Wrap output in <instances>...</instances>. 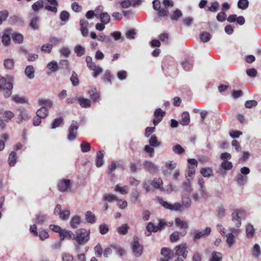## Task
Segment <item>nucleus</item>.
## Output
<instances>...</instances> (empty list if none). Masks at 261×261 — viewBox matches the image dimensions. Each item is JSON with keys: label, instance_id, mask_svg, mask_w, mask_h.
<instances>
[{"label": "nucleus", "instance_id": "obj_26", "mask_svg": "<svg viewBox=\"0 0 261 261\" xmlns=\"http://www.w3.org/2000/svg\"><path fill=\"white\" fill-rule=\"evenodd\" d=\"M146 230L147 232H145V235L147 237L150 236L151 234V232H157L156 226L154 225L152 222H149L146 227Z\"/></svg>", "mask_w": 261, "mask_h": 261}, {"label": "nucleus", "instance_id": "obj_9", "mask_svg": "<svg viewBox=\"0 0 261 261\" xmlns=\"http://www.w3.org/2000/svg\"><path fill=\"white\" fill-rule=\"evenodd\" d=\"M71 188V181L69 179H62L58 182V189L61 192H68Z\"/></svg>", "mask_w": 261, "mask_h": 261}, {"label": "nucleus", "instance_id": "obj_46", "mask_svg": "<svg viewBox=\"0 0 261 261\" xmlns=\"http://www.w3.org/2000/svg\"><path fill=\"white\" fill-rule=\"evenodd\" d=\"M39 18L37 16L33 17L30 22V26L34 30H38L39 28Z\"/></svg>", "mask_w": 261, "mask_h": 261}, {"label": "nucleus", "instance_id": "obj_31", "mask_svg": "<svg viewBox=\"0 0 261 261\" xmlns=\"http://www.w3.org/2000/svg\"><path fill=\"white\" fill-rule=\"evenodd\" d=\"M48 114L47 109L45 107H42L36 112L37 116L40 118H44Z\"/></svg>", "mask_w": 261, "mask_h": 261}, {"label": "nucleus", "instance_id": "obj_8", "mask_svg": "<svg viewBox=\"0 0 261 261\" xmlns=\"http://www.w3.org/2000/svg\"><path fill=\"white\" fill-rule=\"evenodd\" d=\"M13 77L8 76L6 77L0 76V89H4L8 88L9 89H13L12 82Z\"/></svg>", "mask_w": 261, "mask_h": 261}, {"label": "nucleus", "instance_id": "obj_23", "mask_svg": "<svg viewBox=\"0 0 261 261\" xmlns=\"http://www.w3.org/2000/svg\"><path fill=\"white\" fill-rule=\"evenodd\" d=\"M17 161V157L16 153L14 151H11L8 160L9 165L11 167H13L15 165Z\"/></svg>", "mask_w": 261, "mask_h": 261}, {"label": "nucleus", "instance_id": "obj_14", "mask_svg": "<svg viewBox=\"0 0 261 261\" xmlns=\"http://www.w3.org/2000/svg\"><path fill=\"white\" fill-rule=\"evenodd\" d=\"M30 117L29 112L25 110H22L20 111V113L17 117L16 120L17 123L20 124L22 123L23 120H27Z\"/></svg>", "mask_w": 261, "mask_h": 261}, {"label": "nucleus", "instance_id": "obj_39", "mask_svg": "<svg viewBox=\"0 0 261 261\" xmlns=\"http://www.w3.org/2000/svg\"><path fill=\"white\" fill-rule=\"evenodd\" d=\"M161 254L166 257L165 259H168V260L171 259L173 257V254H171V250L167 248H162Z\"/></svg>", "mask_w": 261, "mask_h": 261}, {"label": "nucleus", "instance_id": "obj_42", "mask_svg": "<svg viewBox=\"0 0 261 261\" xmlns=\"http://www.w3.org/2000/svg\"><path fill=\"white\" fill-rule=\"evenodd\" d=\"M74 50L77 57H81L85 54V48L81 45H77L74 47Z\"/></svg>", "mask_w": 261, "mask_h": 261}, {"label": "nucleus", "instance_id": "obj_30", "mask_svg": "<svg viewBox=\"0 0 261 261\" xmlns=\"http://www.w3.org/2000/svg\"><path fill=\"white\" fill-rule=\"evenodd\" d=\"M81 222V217L78 216H74L71 218L70 220V225L72 228H75L79 224H80Z\"/></svg>", "mask_w": 261, "mask_h": 261}, {"label": "nucleus", "instance_id": "obj_62", "mask_svg": "<svg viewBox=\"0 0 261 261\" xmlns=\"http://www.w3.org/2000/svg\"><path fill=\"white\" fill-rule=\"evenodd\" d=\"M59 51L60 54L65 57H68L70 54V50L68 47L61 48Z\"/></svg>", "mask_w": 261, "mask_h": 261}, {"label": "nucleus", "instance_id": "obj_43", "mask_svg": "<svg viewBox=\"0 0 261 261\" xmlns=\"http://www.w3.org/2000/svg\"><path fill=\"white\" fill-rule=\"evenodd\" d=\"M98 16L97 18H99L104 24H108L110 22V16L107 12L102 13L98 15Z\"/></svg>", "mask_w": 261, "mask_h": 261}, {"label": "nucleus", "instance_id": "obj_51", "mask_svg": "<svg viewBox=\"0 0 261 261\" xmlns=\"http://www.w3.org/2000/svg\"><path fill=\"white\" fill-rule=\"evenodd\" d=\"M222 255L220 252H213L212 253V258L211 261H221Z\"/></svg>", "mask_w": 261, "mask_h": 261}, {"label": "nucleus", "instance_id": "obj_21", "mask_svg": "<svg viewBox=\"0 0 261 261\" xmlns=\"http://www.w3.org/2000/svg\"><path fill=\"white\" fill-rule=\"evenodd\" d=\"M232 220L236 222L235 225L236 227H240L241 225V219L239 216V211L237 210L232 213Z\"/></svg>", "mask_w": 261, "mask_h": 261}, {"label": "nucleus", "instance_id": "obj_24", "mask_svg": "<svg viewBox=\"0 0 261 261\" xmlns=\"http://www.w3.org/2000/svg\"><path fill=\"white\" fill-rule=\"evenodd\" d=\"M245 231L247 238H252L254 234L255 229L253 226L251 224L248 223L246 226Z\"/></svg>", "mask_w": 261, "mask_h": 261}, {"label": "nucleus", "instance_id": "obj_52", "mask_svg": "<svg viewBox=\"0 0 261 261\" xmlns=\"http://www.w3.org/2000/svg\"><path fill=\"white\" fill-rule=\"evenodd\" d=\"M88 93L89 94L91 98L93 101H96L99 98V94L96 91V89H91L89 91Z\"/></svg>", "mask_w": 261, "mask_h": 261}, {"label": "nucleus", "instance_id": "obj_47", "mask_svg": "<svg viewBox=\"0 0 261 261\" xmlns=\"http://www.w3.org/2000/svg\"><path fill=\"white\" fill-rule=\"evenodd\" d=\"M226 238V243L229 247H231L234 243V235H232L231 233H227L225 235Z\"/></svg>", "mask_w": 261, "mask_h": 261}, {"label": "nucleus", "instance_id": "obj_25", "mask_svg": "<svg viewBox=\"0 0 261 261\" xmlns=\"http://www.w3.org/2000/svg\"><path fill=\"white\" fill-rule=\"evenodd\" d=\"M47 219V217L46 215H44L41 213L37 214L35 216V222L37 224H43L44 223Z\"/></svg>", "mask_w": 261, "mask_h": 261}, {"label": "nucleus", "instance_id": "obj_49", "mask_svg": "<svg viewBox=\"0 0 261 261\" xmlns=\"http://www.w3.org/2000/svg\"><path fill=\"white\" fill-rule=\"evenodd\" d=\"M70 80L73 86H77L79 85V79L75 71H72Z\"/></svg>", "mask_w": 261, "mask_h": 261}, {"label": "nucleus", "instance_id": "obj_6", "mask_svg": "<svg viewBox=\"0 0 261 261\" xmlns=\"http://www.w3.org/2000/svg\"><path fill=\"white\" fill-rule=\"evenodd\" d=\"M78 128V123L76 121L73 120L68 129V135L67 136V139L69 141H72L76 139L77 137L76 130Z\"/></svg>", "mask_w": 261, "mask_h": 261}, {"label": "nucleus", "instance_id": "obj_7", "mask_svg": "<svg viewBox=\"0 0 261 261\" xmlns=\"http://www.w3.org/2000/svg\"><path fill=\"white\" fill-rule=\"evenodd\" d=\"M139 239L137 236L133 238V252L134 255L137 257H140L142 253L143 246L140 244Z\"/></svg>", "mask_w": 261, "mask_h": 261}, {"label": "nucleus", "instance_id": "obj_57", "mask_svg": "<svg viewBox=\"0 0 261 261\" xmlns=\"http://www.w3.org/2000/svg\"><path fill=\"white\" fill-rule=\"evenodd\" d=\"M204 180L202 177H198V185L200 186V188L199 189V192L201 194H206V192L204 189Z\"/></svg>", "mask_w": 261, "mask_h": 261}, {"label": "nucleus", "instance_id": "obj_58", "mask_svg": "<svg viewBox=\"0 0 261 261\" xmlns=\"http://www.w3.org/2000/svg\"><path fill=\"white\" fill-rule=\"evenodd\" d=\"M99 232L101 234H102V235L106 234L109 231V226L106 224H105V223L101 224L99 226Z\"/></svg>", "mask_w": 261, "mask_h": 261}, {"label": "nucleus", "instance_id": "obj_11", "mask_svg": "<svg viewBox=\"0 0 261 261\" xmlns=\"http://www.w3.org/2000/svg\"><path fill=\"white\" fill-rule=\"evenodd\" d=\"M74 233L69 230L64 229L60 234V240L61 241H64L65 239L74 240Z\"/></svg>", "mask_w": 261, "mask_h": 261}, {"label": "nucleus", "instance_id": "obj_29", "mask_svg": "<svg viewBox=\"0 0 261 261\" xmlns=\"http://www.w3.org/2000/svg\"><path fill=\"white\" fill-rule=\"evenodd\" d=\"M78 102L82 108H89L91 107V102L90 100L83 97L78 98Z\"/></svg>", "mask_w": 261, "mask_h": 261}, {"label": "nucleus", "instance_id": "obj_54", "mask_svg": "<svg viewBox=\"0 0 261 261\" xmlns=\"http://www.w3.org/2000/svg\"><path fill=\"white\" fill-rule=\"evenodd\" d=\"M149 144L150 146L153 147H158L161 145V143L158 141L157 138L155 136L151 137L149 140Z\"/></svg>", "mask_w": 261, "mask_h": 261}, {"label": "nucleus", "instance_id": "obj_48", "mask_svg": "<svg viewBox=\"0 0 261 261\" xmlns=\"http://www.w3.org/2000/svg\"><path fill=\"white\" fill-rule=\"evenodd\" d=\"M249 6V1L248 0H239L238 2V7L242 10H245Z\"/></svg>", "mask_w": 261, "mask_h": 261}, {"label": "nucleus", "instance_id": "obj_2", "mask_svg": "<svg viewBox=\"0 0 261 261\" xmlns=\"http://www.w3.org/2000/svg\"><path fill=\"white\" fill-rule=\"evenodd\" d=\"M90 233V230L83 228L77 229L74 233V240L78 246L83 245L89 240Z\"/></svg>", "mask_w": 261, "mask_h": 261}, {"label": "nucleus", "instance_id": "obj_53", "mask_svg": "<svg viewBox=\"0 0 261 261\" xmlns=\"http://www.w3.org/2000/svg\"><path fill=\"white\" fill-rule=\"evenodd\" d=\"M221 167L225 170H229L232 168V164L228 161H223L221 163Z\"/></svg>", "mask_w": 261, "mask_h": 261}, {"label": "nucleus", "instance_id": "obj_55", "mask_svg": "<svg viewBox=\"0 0 261 261\" xmlns=\"http://www.w3.org/2000/svg\"><path fill=\"white\" fill-rule=\"evenodd\" d=\"M62 261H73V256L70 253L67 252H63L61 254Z\"/></svg>", "mask_w": 261, "mask_h": 261}, {"label": "nucleus", "instance_id": "obj_17", "mask_svg": "<svg viewBox=\"0 0 261 261\" xmlns=\"http://www.w3.org/2000/svg\"><path fill=\"white\" fill-rule=\"evenodd\" d=\"M181 64L185 70H190L193 67V61L191 58H186L181 62Z\"/></svg>", "mask_w": 261, "mask_h": 261}, {"label": "nucleus", "instance_id": "obj_28", "mask_svg": "<svg viewBox=\"0 0 261 261\" xmlns=\"http://www.w3.org/2000/svg\"><path fill=\"white\" fill-rule=\"evenodd\" d=\"M34 72L35 70L32 66L29 65L25 67L24 73L29 79H33L34 77Z\"/></svg>", "mask_w": 261, "mask_h": 261}, {"label": "nucleus", "instance_id": "obj_37", "mask_svg": "<svg viewBox=\"0 0 261 261\" xmlns=\"http://www.w3.org/2000/svg\"><path fill=\"white\" fill-rule=\"evenodd\" d=\"M12 39L15 43L20 44L23 41V36L21 34L14 33L12 35Z\"/></svg>", "mask_w": 261, "mask_h": 261}, {"label": "nucleus", "instance_id": "obj_56", "mask_svg": "<svg viewBox=\"0 0 261 261\" xmlns=\"http://www.w3.org/2000/svg\"><path fill=\"white\" fill-rule=\"evenodd\" d=\"M63 122V118L61 117L57 118L54 119L51 123V128L55 129L59 127Z\"/></svg>", "mask_w": 261, "mask_h": 261}, {"label": "nucleus", "instance_id": "obj_40", "mask_svg": "<svg viewBox=\"0 0 261 261\" xmlns=\"http://www.w3.org/2000/svg\"><path fill=\"white\" fill-rule=\"evenodd\" d=\"M151 184L152 186L155 189H160L161 190L163 189V188L161 186V185L163 184V181L160 178H154L153 179V180L151 181Z\"/></svg>", "mask_w": 261, "mask_h": 261}, {"label": "nucleus", "instance_id": "obj_27", "mask_svg": "<svg viewBox=\"0 0 261 261\" xmlns=\"http://www.w3.org/2000/svg\"><path fill=\"white\" fill-rule=\"evenodd\" d=\"M85 219L87 222L93 224L96 222L95 215L91 211H87L85 214Z\"/></svg>", "mask_w": 261, "mask_h": 261}, {"label": "nucleus", "instance_id": "obj_63", "mask_svg": "<svg viewBox=\"0 0 261 261\" xmlns=\"http://www.w3.org/2000/svg\"><path fill=\"white\" fill-rule=\"evenodd\" d=\"M81 148L83 152H87L90 150V145L88 142H83L81 144Z\"/></svg>", "mask_w": 261, "mask_h": 261}, {"label": "nucleus", "instance_id": "obj_5", "mask_svg": "<svg viewBox=\"0 0 261 261\" xmlns=\"http://www.w3.org/2000/svg\"><path fill=\"white\" fill-rule=\"evenodd\" d=\"M172 253L175 255L181 256L185 259L187 258L188 254L187 246L186 244H180L176 246Z\"/></svg>", "mask_w": 261, "mask_h": 261}, {"label": "nucleus", "instance_id": "obj_50", "mask_svg": "<svg viewBox=\"0 0 261 261\" xmlns=\"http://www.w3.org/2000/svg\"><path fill=\"white\" fill-rule=\"evenodd\" d=\"M200 38L202 42H207L210 40L211 35L208 32H203L200 34Z\"/></svg>", "mask_w": 261, "mask_h": 261}, {"label": "nucleus", "instance_id": "obj_19", "mask_svg": "<svg viewBox=\"0 0 261 261\" xmlns=\"http://www.w3.org/2000/svg\"><path fill=\"white\" fill-rule=\"evenodd\" d=\"M187 233V231L184 230L182 232H178L177 231H175L173 232L170 237V240L171 242H175L177 241L179 238V236H181L182 237L185 236Z\"/></svg>", "mask_w": 261, "mask_h": 261}, {"label": "nucleus", "instance_id": "obj_3", "mask_svg": "<svg viewBox=\"0 0 261 261\" xmlns=\"http://www.w3.org/2000/svg\"><path fill=\"white\" fill-rule=\"evenodd\" d=\"M250 170L247 167H243L240 169V173H238L236 177V181L239 186L245 185L248 180L247 175L249 174Z\"/></svg>", "mask_w": 261, "mask_h": 261}, {"label": "nucleus", "instance_id": "obj_64", "mask_svg": "<svg viewBox=\"0 0 261 261\" xmlns=\"http://www.w3.org/2000/svg\"><path fill=\"white\" fill-rule=\"evenodd\" d=\"M14 116L13 113L11 111H6L4 113V117L5 118V120L7 122L10 121Z\"/></svg>", "mask_w": 261, "mask_h": 261}, {"label": "nucleus", "instance_id": "obj_34", "mask_svg": "<svg viewBox=\"0 0 261 261\" xmlns=\"http://www.w3.org/2000/svg\"><path fill=\"white\" fill-rule=\"evenodd\" d=\"M70 17L69 13L66 11H63L60 15V18L61 20V24L64 25L68 21Z\"/></svg>", "mask_w": 261, "mask_h": 261}, {"label": "nucleus", "instance_id": "obj_35", "mask_svg": "<svg viewBox=\"0 0 261 261\" xmlns=\"http://www.w3.org/2000/svg\"><path fill=\"white\" fill-rule=\"evenodd\" d=\"M38 102L40 106L45 107L46 108H51L54 104L53 101L49 99H41L39 100Z\"/></svg>", "mask_w": 261, "mask_h": 261}, {"label": "nucleus", "instance_id": "obj_44", "mask_svg": "<svg viewBox=\"0 0 261 261\" xmlns=\"http://www.w3.org/2000/svg\"><path fill=\"white\" fill-rule=\"evenodd\" d=\"M128 229V225L126 224H124L118 227L117 228V231L120 234L125 235L127 233Z\"/></svg>", "mask_w": 261, "mask_h": 261}, {"label": "nucleus", "instance_id": "obj_59", "mask_svg": "<svg viewBox=\"0 0 261 261\" xmlns=\"http://www.w3.org/2000/svg\"><path fill=\"white\" fill-rule=\"evenodd\" d=\"M173 151L176 154H181L185 151V149L179 144H176L172 147Z\"/></svg>", "mask_w": 261, "mask_h": 261}, {"label": "nucleus", "instance_id": "obj_20", "mask_svg": "<svg viewBox=\"0 0 261 261\" xmlns=\"http://www.w3.org/2000/svg\"><path fill=\"white\" fill-rule=\"evenodd\" d=\"M190 121L189 113L188 112H184L181 115V119L179 123L184 126L188 125Z\"/></svg>", "mask_w": 261, "mask_h": 261}, {"label": "nucleus", "instance_id": "obj_13", "mask_svg": "<svg viewBox=\"0 0 261 261\" xmlns=\"http://www.w3.org/2000/svg\"><path fill=\"white\" fill-rule=\"evenodd\" d=\"M105 153V152L103 150H100L97 152L96 159V166L97 167L99 168L103 165Z\"/></svg>", "mask_w": 261, "mask_h": 261}, {"label": "nucleus", "instance_id": "obj_41", "mask_svg": "<svg viewBox=\"0 0 261 261\" xmlns=\"http://www.w3.org/2000/svg\"><path fill=\"white\" fill-rule=\"evenodd\" d=\"M175 223L177 227L180 228L186 229L188 227V224L187 222L180 220L179 218L175 219Z\"/></svg>", "mask_w": 261, "mask_h": 261}, {"label": "nucleus", "instance_id": "obj_38", "mask_svg": "<svg viewBox=\"0 0 261 261\" xmlns=\"http://www.w3.org/2000/svg\"><path fill=\"white\" fill-rule=\"evenodd\" d=\"M118 197L114 195L111 194H106L103 196L102 199L104 201L108 202H112L114 201H117Z\"/></svg>", "mask_w": 261, "mask_h": 261}, {"label": "nucleus", "instance_id": "obj_4", "mask_svg": "<svg viewBox=\"0 0 261 261\" xmlns=\"http://www.w3.org/2000/svg\"><path fill=\"white\" fill-rule=\"evenodd\" d=\"M211 228L206 227L202 230H199L196 229H193L191 230V234L192 236V239L194 242H196L198 240L205 238L208 237L211 232Z\"/></svg>", "mask_w": 261, "mask_h": 261}, {"label": "nucleus", "instance_id": "obj_61", "mask_svg": "<svg viewBox=\"0 0 261 261\" xmlns=\"http://www.w3.org/2000/svg\"><path fill=\"white\" fill-rule=\"evenodd\" d=\"M177 166V164L172 161H168L165 163V168L169 169L170 170H174Z\"/></svg>", "mask_w": 261, "mask_h": 261}, {"label": "nucleus", "instance_id": "obj_10", "mask_svg": "<svg viewBox=\"0 0 261 261\" xmlns=\"http://www.w3.org/2000/svg\"><path fill=\"white\" fill-rule=\"evenodd\" d=\"M165 114V111L162 110L160 108L156 109L154 112V119L153 123L154 125H157L163 119Z\"/></svg>", "mask_w": 261, "mask_h": 261}, {"label": "nucleus", "instance_id": "obj_1", "mask_svg": "<svg viewBox=\"0 0 261 261\" xmlns=\"http://www.w3.org/2000/svg\"><path fill=\"white\" fill-rule=\"evenodd\" d=\"M158 200L160 204L166 209L171 211L182 212L189 208L191 206L192 201L189 194H185L181 197V203L176 202L171 204L164 201L163 198L158 197Z\"/></svg>", "mask_w": 261, "mask_h": 261}, {"label": "nucleus", "instance_id": "obj_18", "mask_svg": "<svg viewBox=\"0 0 261 261\" xmlns=\"http://www.w3.org/2000/svg\"><path fill=\"white\" fill-rule=\"evenodd\" d=\"M226 208L224 204H220L217 208L216 215L219 218H222L225 216Z\"/></svg>", "mask_w": 261, "mask_h": 261}, {"label": "nucleus", "instance_id": "obj_32", "mask_svg": "<svg viewBox=\"0 0 261 261\" xmlns=\"http://www.w3.org/2000/svg\"><path fill=\"white\" fill-rule=\"evenodd\" d=\"M213 169L211 167L202 168L200 169V173L204 177H209L213 175Z\"/></svg>", "mask_w": 261, "mask_h": 261}, {"label": "nucleus", "instance_id": "obj_15", "mask_svg": "<svg viewBox=\"0 0 261 261\" xmlns=\"http://www.w3.org/2000/svg\"><path fill=\"white\" fill-rule=\"evenodd\" d=\"M47 68L49 70V71L47 72V74L49 75L52 72L54 73L57 72L59 69V67L57 62L52 61L47 64Z\"/></svg>", "mask_w": 261, "mask_h": 261}, {"label": "nucleus", "instance_id": "obj_33", "mask_svg": "<svg viewBox=\"0 0 261 261\" xmlns=\"http://www.w3.org/2000/svg\"><path fill=\"white\" fill-rule=\"evenodd\" d=\"M192 179L193 178H187L186 181L183 182L182 184V187L183 190L189 193H190L192 191L191 181Z\"/></svg>", "mask_w": 261, "mask_h": 261}, {"label": "nucleus", "instance_id": "obj_16", "mask_svg": "<svg viewBox=\"0 0 261 261\" xmlns=\"http://www.w3.org/2000/svg\"><path fill=\"white\" fill-rule=\"evenodd\" d=\"M143 166L150 173L155 172L158 170V167L149 161H145L143 163Z\"/></svg>", "mask_w": 261, "mask_h": 261}, {"label": "nucleus", "instance_id": "obj_22", "mask_svg": "<svg viewBox=\"0 0 261 261\" xmlns=\"http://www.w3.org/2000/svg\"><path fill=\"white\" fill-rule=\"evenodd\" d=\"M114 191L122 195H125L128 192V187L127 186L122 187L120 184H117L114 188Z\"/></svg>", "mask_w": 261, "mask_h": 261}, {"label": "nucleus", "instance_id": "obj_36", "mask_svg": "<svg viewBox=\"0 0 261 261\" xmlns=\"http://www.w3.org/2000/svg\"><path fill=\"white\" fill-rule=\"evenodd\" d=\"M4 66L7 69L11 70L14 67V61L13 59H6L4 61Z\"/></svg>", "mask_w": 261, "mask_h": 261}, {"label": "nucleus", "instance_id": "obj_60", "mask_svg": "<svg viewBox=\"0 0 261 261\" xmlns=\"http://www.w3.org/2000/svg\"><path fill=\"white\" fill-rule=\"evenodd\" d=\"M32 7L34 11H37L40 9H41L43 7V3L41 1H38L34 3Z\"/></svg>", "mask_w": 261, "mask_h": 261}, {"label": "nucleus", "instance_id": "obj_45", "mask_svg": "<svg viewBox=\"0 0 261 261\" xmlns=\"http://www.w3.org/2000/svg\"><path fill=\"white\" fill-rule=\"evenodd\" d=\"M10 33L9 30H6L4 34L3 35L2 39V42L5 45H8L11 42V39L9 34Z\"/></svg>", "mask_w": 261, "mask_h": 261}, {"label": "nucleus", "instance_id": "obj_12", "mask_svg": "<svg viewBox=\"0 0 261 261\" xmlns=\"http://www.w3.org/2000/svg\"><path fill=\"white\" fill-rule=\"evenodd\" d=\"M47 3L49 4L45 7V9L49 11L57 13L58 9L57 6H58V2L57 0H46Z\"/></svg>", "mask_w": 261, "mask_h": 261}]
</instances>
